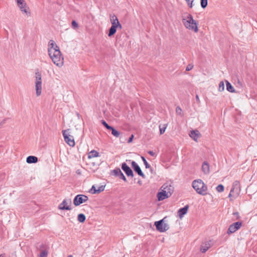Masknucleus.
Segmentation results:
<instances>
[{
	"label": "nucleus",
	"mask_w": 257,
	"mask_h": 257,
	"mask_svg": "<svg viewBox=\"0 0 257 257\" xmlns=\"http://www.w3.org/2000/svg\"><path fill=\"white\" fill-rule=\"evenodd\" d=\"M48 53L53 62L58 67H61L64 64V59L59 47L53 40H50L48 44Z\"/></svg>",
	"instance_id": "obj_1"
},
{
	"label": "nucleus",
	"mask_w": 257,
	"mask_h": 257,
	"mask_svg": "<svg viewBox=\"0 0 257 257\" xmlns=\"http://www.w3.org/2000/svg\"><path fill=\"white\" fill-rule=\"evenodd\" d=\"M182 22L186 29L194 31L195 32L198 31L197 22L193 19L191 15L187 13L183 15Z\"/></svg>",
	"instance_id": "obj_2"
},
{
	"label": "nucleus",
	"mask_w": 257,
	"mask_h": 257,
	"mask_svg": "<svg viewBox=\"0 0 257 257\" xmlns=\"http://www.w3.org/2000/svg\"><path fill=\"white\" fill-rule=\"evenodd\" d=\"M192 187L197 193L201 195L207 194V186L201 179L194 180Z\"/></svg>",
	"instance_id": "obj_3"
},
{
	"label": "nucleus",
	"mask_w": 257,
	"mask_h": 257,
	"mask_svg": "<svg viewBox=\"0 0 257 257\" xmlns=\"http://www.w3.org/2000/svg\"><path fill=\"white\" fill-rule=\"evenodd\" d=\"M240 184L238 181H235L233 184L229 194L228 197L230 198V201L233 199L236 198L239 195L240 192Z\"/></svg>",
	"instance_id": "obj_4"
},
{
	"label": "nucleus",
	"mask_w": 257,
	"mask_h": 257,
	"mask_svg": "<svg viewBox=\"0 0 257 257\" xmlns=\"http://www.w3.org/2000/svg\"><path fill=\"white\" fill-rule=\"evenodd\" d=\"M35 89L36 95L40 96L42 92V76L40 72L35 73Z\"/></svg>",
	"instance_id": "obj_5"
},
{
	"label": "nucleus",
	"mask_w": 257,
	"mask_h": 257,
	"mask_svg": "<svg viewBox=\"0 0 257 257\" xmlns=\"http://www.w3.org/2000/svg\"><path fill=\"white\" fill-rule=\"evenodd\" d=\"M70 130H64L62 131L63 136L65 142L70 147L75 146L74 139L73 136L71 135Z\"/></svg>",
	"instance_id": "obj_6"
},
{
	"label": "nucleus",
	"mask_w": 257,
	"mask_h": 257,
	"mask_svg": "<svg viewBox=\"0 0 257 257\" xmlns=\"http://www.w3.org/2000/svg\"><path fill=\"white\" fill-rule=\"evenodd\" d=\"M17 4L21 11L27 16H30L31 12L25 0H16Z\"/></svg>",
	"instance_id": "obj_7"
},
{
	"label": "nucleus",
	"mask_w": 257,
	"mask_h": 257,
	"mask_svg": "<svg viewBox=\"0 0 257 257\" xmlns=\"http://www.w3.org/2000/svg\"><path fill=\"white\" fill-rule=\"evenodd\" d=\"M166 218V217H164L163 219L155 222L157 229L160 232H165L169 229V225L164 222Z\"/></svg>",
	"instance_id": "obj_8"
},
{
	"label": "nucleus",
	"mask_w": 257,
	"mask_h": 257,
	"mask_svg": "<svg viewBox=\"0 0 257 257\" xmlns=\"http://www.w3.org/2000/svg\"><path fill=\"white\" fill-rule=\"evenodd\" d=\"M88 200V197L84 195H77L73 200L74 204L78 206L80 204L85 202Z\"/></svg>",
	"instance_id": "obj_9"
},
{
	"label": "nucleus",
	"mask_w": 257,
	"mask_h": 257,
	"mask_svg": "<svg viewBox=\"0 0 257 257\" xmlns=\"http://www.w3.org/2000/svg\"><path fill=\"white\" fill-rule=\"evenodd\" d=\"M241 224L242 223L241 222H236L233 223V224L229 225L227 233L228 234H230L235 232L240 228Z\"/></svg>",
	"instance_id": "obj_10"
},
{
	"label": "nucleus",
	"mask_w": 257,
	"mask_h": 257,
	"mask_svg": "<svg viewBox=\"0 0 257 257\" xmlns=\"http://www.w3.org/2000/svg\"><path fill=\"white\" fill-rule=\"evenodd\" d=\"M71 199H64L63 202L59 205V209L60 210H67L71 209Z\"/></svg>",
	"instance_id": "obj_11"
},
{
	"label": "nucleus",
	"mask_w": 257,
	"mask_h": 257,
	"mask_svg": "<svg viewBox=\"0 0 257 257\" xmlns=\"http://www.w3.org/2000/svg\"><path fill=\"white\" fill-rule=\"evenodd\" d=\"M161 190L166 191L167 194L171 196L174 191V187L171 183L167 182L161 187Z\"/></svg>",
	"instance_id": "obj_12"
},
{
	"label": "nucleus",
	"mask_w": 257,
	"mask_h": 257,
	"mask_svg": "<svg viewBox=\"0 0 257 257\" xmlns=\"http://www.w3.org/2000/svg\"><path fill=\"white\" fill-rule=\"evenodd\" d=\"M146 169L148 170L147 173L149 178H153L156 176V170L152 168L149 163L146 160Z\"/></svg>",
	"instance_id": "obj_13"
},
{
	"label": "nucleus",
	"mask_w": 257,
	"mask_h": 257,
	"mask_svg": "<svg viewBox=\"0 0 257 257\" xmlns=\"http://www.w3.org/2000/svg\"><path fill=\"white\" fill-rule=\"evenodd\" d=\"M121 169L125 173L127 176L133 177V172L131 169L126 165V163H123L121 165Z\"/></svg>",
	"instance_id": "obj_14"
},
{
	"label": "nucleus",
	"mask_w": 257,
	"mask_h": 257,
	"mask_svg": "<svg viewBox=\"0 0 257 257\" xmlns=\"http://www.w3.org/2000/svg\"><path fill=\"white\" fill-rule=\"evenodd\" d=\"M190 137L195 141L197 142L198 138L201 136L198 130H192L189 134Z\"/></svg>",
	"instance_id": "obj_15"
},
{
	"label": "nucleus",
	"mask_w": 257,
	"mask_h": 257,
	"mask_svg": "<svg viewBox=\"0 0 257 257\" xmlns=\"http://www.w3.org/2000/svg\"><path fill=\"white\" fill-rule=\"evenodd\" d=\"M211 246V241H206L203 243L200 246V251L202 253H205Z\"/></svg>",
	"instance_id": "obj_16"
},
{
	"label": "nucleus",
	"mask_w": 257,
	"mask_h": 257,
	"mask_svg": "<svg viewBox=\"0 0 257 257\" xmlns=\"http://www.w3.org/2000/svg\"><path fill=\"white\" fill-rule=\"evenodd\" d=\"M132 166L133 168L134 169V171L137 173L140 176H141L142 177H144V174L143 172L142 171L140 167L139 166V165L136 163L135 161L132 162Z\"/></svg>",
	"instance_id": "obj_17"
},
{
	"label": "nucleus",
	"mask_w": 257,
	"mask_h": 257,
	"mask_svg": "<svg viewBox=\"0 0 257 257\" xmlns=\"http://www.w3.org/2000/svg\"><path fill=\"white\" fill-rule=\"evenodd\" d=\"M189 209V206L186 205L184 207L179 209L178 211V214L180 219H182L184 215L187 213Z\"/></svg>",
	"instance_id": "obj_18"
},
{
	"label": "nucleus",
	"mask_w": 257,
	"mask_h": 257,
	"mask_svg": "<svg viewBox=\"0 0 257 257\" xmlns=\"http://www.w3.org/2000/svg\"><path fill=\"white\" fill-rule=\"evenodd\" d=\"M157 197L158 198V200L159 201H161L169 197L170 196L168 194H167L166 191H164V190H161V191L158 192L157 194Z\"/></svg>",
	"instance_id": "obj_19"
},
{
	"label": "nucleus",
	"mask_w": 257,
	"mask_h": 257,
	"mask_svg": "<svg viewBox=\"0 0 257 257\" xmlns=\"http://www.w3.org/2000/svg\"><path fill=\"white\" fill-rule=\"evenodd\" d=\"M110 22L111 25H117L119 27V29H121L122 26L121 24L119 23L116 16L114 15H110Z\"/></svg>",
	"instance_id": "obj_20"
},
{
	"label": "nucleus",
	"mask_w": 257,
	"mask_h": 257,
	"mask_svg": "<svg viewBox=\"0 0 257 257\" xmlns=\"http://www.w3.org/2000/svg\"><path fill=\"white\" fill-rule=\"evenodd\" d=\"M202 170L205 174H208L209 173V165L207 162H204L202 165Z\"/></svg>",
	"instance_id": "obj_21"
},
{
	"label": "nucleus",
	"mask_w": 257,
	"mask_h": 257,
	"mask_svg": "<svg viewBox=\"0 0 257 257\" xmlns=\"http://www.w3.org/2000/svg\"><path fill=\"white\" fill-rule=\"evenodd\" d=\"M118 28H119L118 26L112 25L111 27H110V28L109 30V33L108 34V36L109 37H111L112 35H113L115 33L117 29H118Z\"/></svg>",
	"instance_id": "obj_22"
},
{
	"label": "nucleus",
	"mask_w": 257,
	"mask_h": 257,
	"mask_svg": "<svg viewBox=\"0 0 257 257\" xmlns=\"http://www.w3.org/2000/svg\"><path fill=\"white\" fill-rule=\"evenodd\" d=\"M26 161L29 164L35 163L38 162V158L35 156H30L27 157Z\"/></svg>",
	"instance_id": "obj_23"
},
{
	"label": "nucleus",
	"mask_w": 257,
	"mask_h": 257,
	"mask_svg": "<svg viewBox=\"0 0 257 257\" xmlns=\"http://www.w3.org/2000/svg\"><path fill=\"white\" fill-rule=\"evenodd\" d=\"M105 186H99L97 189H96L95 187V186H93L91 188V191L93 190H94V192L93 193H98L104 190Z\"/></svg>",
	"instance_id": "obj_24"
},
{
	"label": "nucleus",
	"mask_w": 257,
	"mask_h": 257,
	"mask_svg": "<svg viewBox=\"0 0 257 257\" xmlns=\"http://www.w3.org/2000/svg\"><path fill=\"white\" fill-rule=\"evenodd\" d=\"M99 156V153L95 151L92 150L88 154V158L90 159L92 158L97 157Z\"/></svg>",
	"instance_id": "obj_25"
},
{
	"label": "nucleus",
	"mask_w": 257,
	"mask_h": 257,
	"mask_svg": "<svg viewBox=\"0 0 257 257\" xmlns=\"http://www.w3.org/2000/svg\"><path fill=\"white\" fill-rule=\"evenodd\" d=\"M226 89L230 92H234L235 89L231 84L227 81H226Z\"/></svg>",
	"instance_id": "obj_26"
},
{
	"label": "nucleus",
	"mask_w": 257,
	"mask_h": 257,
	"mask_svg": "<svg viewBox=\"0 0 257 257\" xmlns=\"http://www.w3.org/2000/svg\"><path fill=\"white\" fill-rule=\"evenodd\" d=\"M121 173V171L120 170V169L119 168H117L112 171L111 174L113 175L118 177Z\"/></svg>",
	"instance_id": "obj_27"
},
{
	"label": "nucleus",
	"mask_w": 257,
	"mask_h": 257,
	"mask_svg": "<svg viewBox=\"0 0 257 257\" xmlns=\"http://www.w3.org/2000/svg\"><path fill=\"white\" fill-rule=\"evenodd\" d=\"M86 219L85 216L83 214H79L78 215V220L82 223L85 221Z\"/></svg>",
	"instance_id": "obj_28"
},
{
	"label": "nucleus",
	"mask_w": 257,
	"mask_h": 257,
	"mask_svg": "<svg viewBox=\"0 0 257 257\" xmlns=\"http://www.w3.org/2000/svg\"><path fill=\"white\" fill-rule=\"evenodd\" d=\"M176 112L178 115L181 116H183V115L182 110L180 106H177L176 108Z\"/></svg>",
	"instance_id": "obj_29"
},
{
	"label": "nucleus",
	"mask_w": 257,
	"mask_h": 257,
	"mask_svg": "<svg viewBox=\"0 0 257 257\" xmlns=\"http://www.w3.org/2000/svg\"><path fill=\"white\" fill-rule=\"evenodd\" d=\"M216 189L218 192H222L224 191V188L222 185L220 184L216 187Z\"/></svg>",
	"instance_id": "obj_30"
},
{
	"label": "nucleus",
	"mask_w": 257,
	"mask_h": 257,
	"mask_svg": "<svg viewBox=\"0 0 257 257\" xmlns=\"http://www.w3.org/2000/svg\"><path fill=\"white\" fill-rule=\"evenodd\" d=\"M207 0H201L200 4L203 9L205 8L207 6Z\"/></svg>",
	"instance_id": "obj_31"
},
{
	"label": "nucleus",
	"mask_w": 257,
	"mask_h": 257,
	"mask_svg": "<svg viewBox=\"0 0 257 257\" xmlns=\"http://www.w3.org/2000/svg\"><path fill=\"white\" fill-rule=\"evenodd\" d=\"M224 90V84L223 81L220 82L219 84L218 90L219 91H222Z\"/></svg>",
	"instance_id": "obj_32"
},
{
	"label": "nucleus",
	"mask_w": 257,
	"mask_h": 257,
	"mask_svg": "<svg viewBox=\"0 0 257 257\" xmlns=\"http://www.w3.org/2000/svg\"><path fill=\"white\" fill-rule=\"evenodd\" d=\"M100 122L101 124H102L104 126H105L106 127V128H113L112 127L109 126L105 121L103 120H101L100 121Z\"/></svg>",
	"instance_id": "obj_33"
},
{
	"label": "nucleus",
	"mask_w": 257,
	"mask_h": 257,
	"mask_svg": "<svg viewBox=\"0 0 257 257\" xmlns=\"http://www.w3.org/2000/svg\"><path fill=\"white\" fill-rule=\"evenodd\" d=\"M111 131H112L111 134L114 136H115L116 137H118L119 136L120 133L118 131H117V130H111Z\"/></svg>",
	"instance_id": "obj_34"
},
{
	"label": "nucleus",
	"mask_w": 257,
	"mask_h": 257,
	"mask_svg": "<svg viewBox=\"0 0 257 257\" xmlns=\"http://www.w3.org/2000/svg\"><path fill=\"white\" fill-rule=\"evenodd\" d=\"M48 254V252L46 250H43L41 251L39 257H47Z\"/></svg>",
	"instance_id": "obj_35"
},
{
	"label": "nucleus",
	"mask_w": 257,
	"mask_h": 257,
	"mask_svg": "<svg viewBox=\"0 0 257 257\" xmlns=\"http://www.w3.org/2000/svg\"><path fill=\"white\" fill-rule=\"evenodd\" d=\"M72 27H73V28H74L75 29L78 28V25L75 21H73L72 22Z\"/></svg>",
	"instance_id": "obj_36"
},
{
	"label": "nucleus",
	"mask_w": 257,
	"mask_h": 257,
	"mask_svg": "<svg viewBox=\"0 0 257 257\" xmlns=\"http://www.w3.org/2000/svg\"><path fill=\"white\" fill-rule=\"evenodd\" d=\"M193 68V65L192 64H189L187 66V67L186 68V71H189L192 70Z\"/></svg>",
	"instance_id": "obj_37"
},
{
	"label": "nucleus",
	"mask_w": 257,
	"mask_h": 257,
	"mask_svg": "<svg viewBox=\"0 0 257 257\" xmlns=\"http://www.w3.org/2000/svg\"><path fill=\"white\" fill-rule=\"evenodd\" d=\"M120 179H122L124 181H126V179L125 177L124 176L123 174L121 172V173L120 174V175L118 176Z\"/></svg>",
	"instance_id": "obj_38"
},
{
	"label": "nucleus",
	"mask_w": 257,
	"mask_h": 257,
	"mask_svg": "<svg viewBox=\"0 0 257 257\" xmlns=\"http://www.w3.org/2000/svg\"><path fill=\"white\" fill-rule=\"evenodd\" d=\"M148 153L151 156L153 157H156L157 155H156V152H154V151H149L148 152Z\"/></svg>",
	"instance_id": "obj_39"
},
{
	"label": "nucleus",
	"mask_w": 257,
	"mask_h": 257,
	"mask_svg": "<svg viewBox=\"0 0 257 257\" xmlns=\"http://www.w3.org/2000/svg\"><path fill=\"white\" fill-rule=\"evenodd\" d=\"M185 1L187 3L189 7L190 8H192V4H193V2L194 0H185Z\"/></svg>",
	"instance_id": "obj_40"
},
{
	"label": "nucleus",
	"mask_w": 257,
	"mask_h": 257,
	"mask_svg": "<svg viewBox=\"0 0 257 257\" xmlns=\"http://www.w3.org/2000/svg\"><path fill=\"white\" fill-rule=\"evenodd\" d=\"M133 138H134V136L132 135L131 137L129 138V139L128 140V143L132 142L133 141Z\"/></svg>",
	"instance_id": "obj_41"
},
{
	"label": "nucleus",
	"mask_w": 257,
	"mask_h": 257,
	"mask_svg": "<svg viewBox=\"0 0 257 257\" xmlns=\"http://www.w3.org/2000/svg\"><path fill=\"white\" fill-rule=\"evenodd\" d=\"M195 98H196V101H197V102H200V99H199V96H198V95H196Z\"/></svg>",
	"instance_id": "obj_42"
},
{
	"label": "nucleus",
	"mask_w": 257,
	"mask_h": 257,
	"mask_svg": "<svg viewBox=\"0 0 257 257\" xmlns=\"http://www.w3.org/2000/svg\"><path fill=\"white\" fill-rule=\"evenodd\" d=\"M165 130H160V135L163 134L165 133Z\"/></svg>",
	"instance_id": "obj_43"
},
{
	"label": "nucleus",
	"mask_w": 257,
	"mask_h": 257,
	"mask_svg": "<svg viewBox=\"0 0 257 257\" xmlns=\"http://www.w3.org/2000/svg\"><path fill=\"white\" fill-rule=\"evenodd\" d=\"M140 185H142V182L141 180H138L137 182Z\"/></svg>",
	"instance_id": "obj_44"
},
{
	"label": "nucleus",
	"mask_w": 257,
	"mask_h": 257,
	"mask_svg": "<svg viewBox=\"0 0 257 257\" xmlns=\"http://www.w3.org/2000/svg\"><path fill=\"white\" fill-rule=\"evenodd\" d=\"M142 159L144 163H145V157L144 156H142Z\"/></svg>",
	"instance_id": "obj_45"
},
{
	"label": "nucleus",
	"mask_w": 257,
	"mask_h": 257,
	"mask_svg": "<svg viewBox=\"0 0 257 257\" xmlns=\"http://www.w3.org/2000/svg\"><path fill=\"white\" fill-rule=\"evenodd\" d=\"M238 84L240 85H241V83L239 81H238Z\"/></svg>",
	"instance_id": "obj_46"
},
{
	"label": "nucleus",
	"mask_w": 257,
	"mask_h": 257,
	"mask_svg": "<svg viewBox=\"0 0 257 257\" xmlns=\"http://www.w3.org/2000/svg\"><path fill=\"white\" fill-rule=\"evenodd\" d=\"M68 257H73V256L72 255H69Z\"/></svg>",
	"instance_id": "obj_47"
},
{
	"label": "nucleus",
	"mask_w": 257,
	"mask_h": 257,
	"mask_svg": "<svg viewBox=\"0 0 257 257\" xmlns=\"http://www.w3.org/2000/svg\"><path fill=\"white\" fill-rule=\"evenodd\" d=\"M77 173L80 174V172L78 171V170L77 171Z\"/></svg>",
	"instance_id": "obj_48"
},
{
	"label": "nucleus",
	"mask_w": 257,
	"mask_h": 257,
	"mask_svg": "<svg viewBox=\"0 0 257 257\" xmlns=\"http://www.w3.org/2000/svg\"><path fill=\"white\" fill-rule=\"evenodd\" d=\"M166 126H164L163 128H164V129H166Z\"/></svg>",
	"instance_id": "obj_49"
},
{
	"label": "nucleus",
	"mask_w": 257,
	"mask_h": 257,
	"mask_svg": "<svg viewBox=\"0 0 257 257\" xmlns=\"http://www.w3.org/2000/svg\"><path fill=\"white\" fill-rule=\"evenodd\" d=\"M0 257H4V256L2 255H0Z\"/></svg>",
	"instance_id": "obj_50"
},
{
	"label": "nucleus",
	"mask_w": 257,
	"mask_h": 257,
	"mask_svg": "<svg viewBox=\"0 0 257 257\" xmlns=\"http://www.w3.org/2000/svg\"><path fill=\"white\" fill-rule=\"evenodd\" d=\"M234 214H238V213H237V212H236V213H234Z\"/></svg>",
	"instance_id": "obj_51"
}]
</instances>
